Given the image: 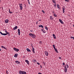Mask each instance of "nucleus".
<instances>
[{
    "mask_svg": "<svg viewBox=\"0 0 74 74\" xmlns=\"http://www.w3.org/2000/svg\"><path fill=\"white\" fill-rule=\"evenodd\" d=\"M5 33L6 34H5V33H2V32H0V34H1V35H3V36H6V35H7V34H8V33L9 32H8L7 31V30H5Z\"/></svg>",
    "mask_w": 74,
    "mask_h": 74,
    "instance_id": "obj_1",
    "label": "nucleus"
},
{
    "mask_svg": "<svg viewBox=\"0 0 74 74\" xmlns=\"http://www.w3.org/2000/svg\"><path fill=\"white\" fill-rule=\"evenodd\" d=\"M29 36H30L31 37H32L33 38H36V35L30 33L29 34Z\"/></svg>",
    "mask_w": 74,
    "mask_h": 74,
    "instance_id": "obj_2",
    "label": "nucleus"
},
{
    "mask_svg": "<svg viewBox=\"0 0 74 74\" xmlns=\"http://www.w3.org/2000/svg\"><path fill=\"white\" fill-rule=\"evenodd\" d=\"M14 51H16V52H18L19 51V50L15 47H14L13 49Z\"/></svg>",
    "mask_w": 74,
    "mask_h": 74,
    "instance_id": "obj_3",
    "label": "nucleus"
},
{
    "mask_svg": "<svg viewBox=\"0 0 74 74\" xmlns=\"http://www.w3.org/2000/svg\"><path fill=\"white\" fill-rule=\"evenodd\" d=\"M41 31L43 32V33H45V32H46V31H45V30L44 28L42 29H41Z\"/></svg>",
    "mask_w": 74,
    "mask_h": 74,
    "instance_id": "obj_4",
    "label": "nucleus"
},
{
    "mask_svg": "<svg viewBox=\"0 0 74 74\" xmlns=\"http://www.w3.org/2000/svg\"><path fill=\"white\" fill-rule=\"evenodd\" d=\"M34 50H35V49L34 48L32 47V49H31V51H32L34 53H35V52L34 51Z\"/></svg>",
    "mask_w": 74,
    "mask_h": 74,
    "instance_id": "obj_5",
    "label": "nucleus"
},
{
    "mask_svg": "<svg viewBox=\"0 0 74 74\" xmlns=\"http://www.w3.org/2000/svg\"><path fill=\"white\" fill-rule=\"evenodd\" d=\"M18 35H20L21 34V31H20V29H18Z\"/></svg>",
    "mask_w": 74,
    "mask_h": 74,
    "instance_id": "obj_6",
    "label": "nucleus"
},
{
    "mask_svg": "<svg viewBox=\"0 0 74 74\" xmlns=\"http://www.w3.org/2000/svg\"><path fill=\"white\" fill-rule=\"evenodd\" d=\"M45 53L46 56H48V52L47 51H45Z\"/></svg>",
    "mask_w": 74,
    "mask_h": 74,
    "instance_id": "obj_7",
    "label": "nucleus"
},
{
    "mask_svg": "<svg viewBox=\"0 0 74 74\" xmlns=\"http://www.w3.org/2000/svg\"><path fill=\"white\" fill-rule=\"evenodd\" d=\"M59 22H60L61 23H62V24H63V21H62V20H61V19H59Z\"/></svg>",
    "mask_w": 74,
    "mask_h": 74,
    "instance_id": "obj_8",
    "label": "nucleus"
},
{
    "mask_svg": "<svg viewBox=\"0 0 74 74\" xmlns=\"http://www.w3.org/2000/svg\"><path fill=\"white\" fill-rule=\"evenodd\" d=\"M8 21H9L8 19H6L5 20V22L6 23H8Z\"/></svg>",
    "mask_w": 74,
    "mask_h": 74,
    "instance_id": "obj_9",
    "label": "nucleus"
},
{
    "mask_svg": "<svg viewBox=\"0 0 74 74\" xmlns=\"http://www.w3.org/2000/svg\"><path fill=\"white\" fill-rule=\"evenodd\" d=\"M25 62H26V63H27L28 64H29V62L28 60H25Z\"/></svg>",
    "mask_w": 74,
    "mask_h": 74,
    "instance_id": "obj_10",
    "label": "nucleus"
},
{
    "mask_svg": "<svg viewBox=\"0 0 74 74\" xmlns=\"http://www.w3.org/2000/svg\"><path fill=\"white\" fill-rule=\"evenodd\" d=\"M18 29V27L16 26L15 27L13 28L14 30H16V29Z\"/></svg>",
    "mask_w": 74,
    "mask_h": 74,
    "instance_id": "obj_11",
    "label": "nucleus"
},
{
    "mask_svg": "<svg viewBox=\"0 0 74 74\" xmlns=\"http://www.w3.org/2000/svg\"><path fill=\"white\" fill-rule=\"evenodd\" d=\"M54 49L55 50L56 52H57V53H58V51L57 49H56V47L54 48Z\"/></svg>",
    "mask_w": 74,
    "mask_h": 74,
    "instance_id": "obj_12",
    "label": "nucleus"
},
{
    "mask_svg": "<svg viewBox=\"0 0 74 74\" xmlns=\"http://www.w3.org/2000/svg\"><path fill=\"white\" fill-rule=\"evenodd\" d=\"M18 54H15L14 56L15 58H17L18 57Z\"/></svg>",
    "mask_w": 74,
    "mask_h": 74,
    "instance_id": "obj_13",
    "label": "nucleus"
},
{
    "mask_svg": "<svg viewBox=\"0 0 74 74\" xmlns=\"http://www.w3.org/2000/svg\"><path fill=\"white\" fill-rule=\"evenodd\" d=\"M64 10H65V8H62V11L63 13H64Z\"/></svg>",
    "mask_w": 74,
    "mask_h": 74,
    "instance_id": "obj_14",
    "label": "nucleus"
},
{
    "mask_svg": "<svg viewBox=\"0 0 74 74\" xmlns=\"http://www.w3.org/2000/svg\"><path fill=\"white\" fill-rule=\"evenodd\" d=\"M64 71L65 73H67V68H65L64 69Z\"/></svg>",
    "mask_w": 74,
    "mask_h": 74,
    "instance_id": "obj_15",
    "label": "nucleus"
},
{
    "mask_svg": "<svg viewBox=\"0 0 74 74\" xmlns=\"http://www.w3.org/2000/svg\"><path fill=\"white\" fill-rule=\"evenodd\" d=\"M53 37H54V39H56V36H55V34H53Z\"/></svg>",
    "mask_w": 74,
    "mask_h": 74,
    "instance_id": "obj_16",
    "label": "nucleus"
},
{
    "mask_svg": "<svg viewBox=\"0 0 74 74\" xmlns=\"http://www.w3.org/2000/svg\"><path fill=\"white\" fill-rule=\"evenodd\" d=\"M15 62H16V63L17 64H19V63H20V62H19V61H15Z\"/></svg>",
    "mask_w": 74,
    "mask_h": 74,
    "instance_id": "obj_17",
    "label": "nucleus"
},
{
    "mask_svg": "<svg viewBox=\"0 0 74 74\" xmlns=\"http://www.w3.org/2000/svg\"><path fill=\"white\" fill-rule=\"evenodd\" d=\"M23 72V71H19V73L20 74H22Z\"/></svg>",
    "mask_w": 74,
    "mask_h": 74,
    "instance_id": "obj_18",
    "label": "nucleus"
},
{
    "mask_svg": "<svg viewBox=\"0 0 74 74\" xmlns=\"http://www.w3.org/2000/svg\"><path fill=\"white\" fill-rule=\"evenodd\" d=\"M27 51H28V52H31V50L28 48L27 49Z\"/></svg>",
    "mask_w": 74,
    "mask_h": 74,
    "instance_id": "obj_19",
    "label": "nucleus"
},
{
    "mask_svg": "<svg viewBox=\"0 0 74 74\" xmlns=\"http://www.w3.org/2000/svg\"><path fill=\"white\" fill-rule=\"evenodd\" d=\"M57 8L59 9H60V5H59V4H58L57 5Z\"/></svg>",
    "mask_w": 74,
    "mask_h": 74,
    "instance_id": "obj_20",
    "label": "nucleus"
},
{
    "mask_svg": "<svg viewBox=\"0 0 74 74\" xmlns=\"http://www.w3.org/2000/svg\"><path fill=\"white\" fill-rule=\"evenodd\" d=\"M1 47L2 48H4V49H6V48L5 47L3 46H1Z\"/></svg>",
    "mask_w": 74,
    "mask_h": 74,
    "instance_id": "obj_21",
    "label": "nucleus"
},
{
    "mask_svg": "<svg viewBox=\"0 0 74 74\" xmlns=\"http://www.w3.org/2000/svg\"><path fill=\"white\" fill-rule=\"evenodd\" d=\"M19 7H22L23 6V5L22 3L19 4Z\"/></svg>",
    "mask_w": 74,
    "mask_h": 74,
    "instance_id": "obj_22",
    "label": "nucleus"
},
{
    "mask_svg": "<svg viewBox=\"0 0 74 74\" xmlns=\"http://www.w3.org/2000/svg\"><path fill=\"white\" fill-rule=\"evenodd\" d=\"M22 74H26V72L25 71H23Z\"/></svg>",
    "mask_w": 74,
    "mask_h": 74,
    "instance_id": "obj_23",
    "label": "nucleus"
},
{
    "mask_svg": "<svg viewBox=\"0 0 74 74\" xmlns=\"http://www.w3.org/2000/svg\"><path fill=\"white\" fill-rule=\"evenodd\" d=\"M53 19V17L51 16H50V19H51V20H52Z\"/></svg>",
    "mask_w": 74,
    "mask_h": 74,
    "instance_id": "obj_24",
    "label": "nucleus"
},
{
    "mask_svg": "<svg viewBox=\"0 0 74 74\" xmlns=\"http://www.w3.org/2000/svg\"><path fill=\"white\" fill-rule=\"evenodd\" d=\"M52 2L53 3H56V1L55 0H52Z\"/></svg>",
    "mask_w": 74,
    "mask_h": 74,
    "instance_id": "obj_25",
    "label": "nucleus"
},
{
    "mask_svg": "<svg viewBox=\"0 0 74 74\" xmlns=\"http://www.w3.org/2000/svg\"><path fill=\"white\" fill-rule=\"evenodd\" d=\"M20 8L21 10H22V9L23 8V7L22 6L20 7Z\"/></svg>",
    "mask_w": 74,
    "mask_h": 74,
    "instance_id": "obj_26",
    "label": "nucleus"
},
{
    "mask_svg": "<svg viewBox=\"0 0 74 74\" xmlns=\"http://www.w3.org/2000/svg\"><path fill=\"white\" fill-rule=\"evenodd\" d=\"M9 13H10V14H12V13H13V12H11L10 11V9H9Z\"/></svg>",
    "mask_w": 74,
    "mask_h": 74,
    "instance_id": "obj_27",
    "label": "nucleus"
},
{
    "mask_svg": "<svg viewBox=\"0 0 74 74\" xmlns=\"http://www.w3.org/2000/svg\"><path fill=\"white\" fill-rule=\"evenodd\" d=\"M45 29H46V30H48V27H47L46 26L45 27Z\"/></svg>",
    "mask_w": 74,
    "mask_h": 74,
    "instance_id": "obj_28",
    "label": "nucleus"
},
{
    "mask_svg": "<svg viewBox=\"0 0 74 74\" xmlns=\"http://www.w3.org/2000/svg\"><path fill=\"white\" fill-rule=\"evenodd\" d=\"M53 16H55V17H56L57 16V15H56V14H53Z\"/></svg>",
    "mask_w": 74,
    "mask_h": 74,
    "instance_id": "obj_29",
    "label": "nucleus"
},
{
    "mask_svg": "<svg viewBox=\"0 0 74 74\" xmlns=\"http://www.w3.org/2000/svg\"><path fill=\"white\" fill-rule=\"evenodd\" d=\"M53 48H55V45H53Z\"/></svg>",
    "mask_w": 74,
    "mask_h": 74,
    "instance_id": "obj_30",
    "label": "nucleus"
},
{
    "mask_svg": "<svg viewBox=\"0 0 74 74\" xmlns=\"http://www.w3.org/2000/svg\"><path fill=\"white\" fill-rule=\"evenodd\" d=\"M54 4H55L54 5V6H55V7H56V3H54Z\"/></svg>",
    "mask_w": 74,
    "mask_h": 74,
    "instance_id": "obj_31",
    "label": "nucleus"
},
{
    "mask_svg": "<svg viewBox=\"0 0 74 74\" xmlns=\"http://www.w3.org/2000/svg\"><path fill=\"white\" fill-rule=\"evenodd\" d=\"M39 43L40 44H42V41H40L39 42Z\"/></svg>",
    "mask_w": 74,
    "mask_h": 74,
    "instance_id": "obj_32",
    "label": "nucleus"
},
{
    "mask_svg": "<svg viewBox=\"0 0 74 74\" xmlns=\"http://www.w3.org/2000/svg\"><path fill=\"white\" fill-rule=\"evenodd\" d=\"M65 1H66V2H69V0H65Z\"/></svg>",
    "mask_w": 74,
    "mask_h": 74,
    "instance_id": "obj_33",
    "label": "nucleus"
},
{
    "mask_svg": "<svg viewBox=\"0 0 74 74\" xmlns=\"http://www.w3.org/2000/svg\"><path fill=\"white\" fill-rule=\"evenodd\" d=\"M64 66H65V63H64V62H63L62 64V66H64Z\"/></svg>",
    "mask_w": 74,
    "mask_h": 74,
    "instance_id": "obj_34",
    "label": "nucleus"
},
{
    "mask_svg": "<svg viewBox=\"0 0 74 74\" xmlns=\"http://www.w3.org/2000/svg\"><path fill=\"white\" fill-rule=\"evenodd\" d=\"M42 25H40L38 26V27H41V26Z\"/></svg>",
    "mask_w": 74,
    "mask_h": 74,
    "instance_id": "obj_35",
    "label": "nucleus"
},
{
    "mask_svg": "<svg viewBox=\"0 0 74 74\" xmlns=\"http://www.w3.org/2000/svg\"><path fill=\"white\" fill-rule=\"evenodd\" d=\"M66 66L67 67V68H69V65H68V64H66Z\"/></svg>",
    "mask_w": 74,
    "mask_h": 74,
    "instance_id": "obj_36",
    "label": "nucleus"
},
{
    "mask_svg": "<svg viewBox=\"0 0 74 74\" xmlns=\"http://www.w3.org/2000/svg\"><path fill=\"white\" fill-rule=\"evenodd\" d=\"M42 12H43L44 14H45V12H44V11L43 10L42 11Z\"/></svg>",
    "mask_w": 74,
    "mask_h": 74,
    "instance_id": "obj_37",
    "label": "nucleus"
},
{
    "mask_svg": "<svg viewBox=\"0 0 74 74\" xmlns=\"http://www.w3.org/2000/svg\"><path fill=\"white\" fill-rule=\"evenodd\" d=\"M41 26V27H42V28H44V26H42V25Z\"/></svg>",
    "mask_w": 74,
    "mask_h": 74,
    "instance_id": "obj_38",
    "label": "nucleus"
},
{
    "mask_svg": "<svg viewBox=\"0 0 74 74\" xmlns=\"http://www.w3.org/2000/svg\"><path fill=\"white\" fill-rule=\"evenodd\" d=\"M59 58L60 59H62V58H61V57H59Z\"/></svg>",
    "mask_w": 74,
    "mask_h": 74,
    "instance_id": "obj_39",
    "label": "nucleus"
},
{
    "mask_svg": "<svg viewBox=\"0 0 74 74\" xmlns=\"http://www.w3.org/2000/svg\"><path fill=\"white\" fill-rule=\"evenodd\" d=\"M37 64H38V65H40V63L38 62H37Z\"/></svg>",
    "mask_w": 74,
    "mask_h": 74,
    "instance_id": "obj_40",
    "label": "nucleus"
},
{
    "mask_svg": "<svg viewBox=\"0 0 74 74\" xmlns=\"http://www.w3.org/2000/svg\"><path fill=\"white\" fill-rule=\"evenodd\" d=\"M64 69H66V68H66V66H64Z\"/></svg>",
    "mask_w": 74,
    "mask_h": 74,
    "instance_id": "obj_41",
    "label": "nucleus"
},
{
    "mask_svg": "<svg viewBox=\"0 0 74 74\" xmlns=\"http://www.w3.org/2000/svg\"><path fill=\"white\" fill-rule=\"evenodd\" d=\"M38 74H42V73H38Z\"/></svg>",
    "mask_w": 74,
    "mask_h": 74,
    "instance_id": "obj_42",
    "label": "nucleus"
},
{
    "mask_svg": "<svg viewBox=\"0 0 74 74\" xmlns=\"http://www.w3.org/2000/svg\"><path fill=\"white\" fill-rule=\"evenodd\" d=\"M73 38V37H72V36H71V38Z\"/></svg>",
    "mask_w": 74,
    "mask_h": 74,
    "instance_id": "obj_43",
    "label": "nucleus"
},
{
    "mask_svg": "<svg viewBox=\"0 0 74 74\" xmlns=\"http://www.w3.org/2000/svg\"><path fill=\"white\" fill-rule=\"evenodd\" d=\"M28 3H29V5H30V2L29 1V2H28Z\"/></svg>",
    "mask_w": 74,
    "mask_h": 74,
    "instance_id": "obj_44",
    "label": "nucleus"
},
{
    "mask_svg": "<svg viewBox=\"0 0 74 74\" xmlns=\"http://www.w3.org/2000/svg\"><path fill=\"white\" fill-rule=\"evenodd\" d=\"M36 23V24H38V21H37Z\"/></svg>",
    "mask_w": 74,
    "mask_h": 74,
    "instance_id": "obj_45",
    "label": "nucleus"
},
{
    "mask_svg": "<svg viewBox=\"0 0 74 74\" xmlns=\"http://www.w3.org/2000/svg\"><path fill=\"white\" fill-rule=\"evenodd\" d=\"M30 32H33V30H30Z\"/></svg>",
    "mask_w": 74,
    "mask_h": 74,
    "instance_id": "obj_46",
    "label": "nucleus"
},
{
    "mask_svg": "<svg viewBox=\"0 0 74 74\" xmlns=\"http://www.w3.org/2000/svg\"><path fill=\"white\" fill-rule=\"evenodd\" d=\"M34 62H36V60H34Z\"/></svg>",
    "mask_w": 74,
    "mask_h": 74,
    "instance_id": "obj_47",
    "label": "nucleus"
},
{
    "mask_svg": "<svg viewBox=\"0 0 74 74\" xmlns=\"http://www.w3.org/2000/svg\"><path fill=\"white\" fill-rule=\"evenodd\" d=\"M8 34L9 36H10V33H9V32L8 33Z\"/></svg>",
    "mask_w": 74,
    "mask_h": 74,
    "instance_id": "obj_48",
    "label": "nucleus"
},
{
    "mask_svg": "<svg viewBox=\"0 0 74 74\" xmlns=\"http://www.w3.org/2000/svg\"><path fill=\"white\" fill-rule=\"evenodd\" d=\"M40 67H41V68H42V66H40Z\"/></svg>",
    "mask_w": 74,
    "mask_h": 74,
    "instance_id": "obj_49",
    "label": "nucleus"
},
{
    "mask_svg": "<svg viewBox=\"0 0 74 74\" xmlns=\"http://www.w3.org/2000/svg\"><path fill=\"white\" fill-rule=\"evenodd\" d=\"M1 51V49H0V51Z\"/></svg>",
    "mask_w": 74,
    "mask_h": 74,
    "instance_id": "obj_50",
    "label": "nucleus"
},
{
    "mask_svg": "<svg viewBox=\"0 0 74 74\" xmlns=\"http://www.w3.org/2000/svg\"><path fill=\"white\" fill-rule=\"evenodd\" d=\"M63 67H64V66H65V65H64V66H63Z\"/></svg>",
    "mask_w": 74,
    "mask_h": 74,
    "instance_id": "obj_51",
    "label": "nucleus"
},
{
    "mask_svg": "<svg viewBox=\"0 0 74 74\" xmlns=\"http://www.w3.org/2000/svg\"><path fill=\"white\" fill-rule=\"evenodd\" d=\"M73 40H74V37H73Z\"/></svg>",
    "mask_w": 74,
    "mask_h": 74,
    "instance_id": "obj_52",
    "label": "nucleus"
},
{
    "mask_svg": "<svg viewBox=\"0 0 74 74\" xmlns=\"http://www.w3.org/2000/svg\"><path fill=\"white\" fill-rule=\"evenodd\" d=\"M27 1H28V2H29V0H27Z\"/></svg>",
    "mask_w": 74,
    "mask_h": 74,
    "instance_id": "obj_53",
    "label": "nucleus"
},
{
    "mask_svg": "<svg viewBox=\"0 0 74 74\" xmlns=\"http://www.w3.org/2000/svg\"><path fill=\"white\" fill-rule=\"evenodd\" d=\"M1 0H0V3H1Z\"/></svg>",
    "mask_w": 74,
    "mask_h": 74,
    "instance_id": "obj_54",
    "label": "nucleus"
},
{
    "mask_svg": "<svg viewBox=\"0 0 74 74\" xmlns=\"http://www.w3.org/2000/svg\"><path fill=\"white\" fill-rule=\"evenodd\" d=\"M2 8L3 10V7H2Z\"/></svg>",
    "mask_w": 74,
    "mask_h": 74,
    "instance_id": "obj_55",
    "label": "nucleus"
},
{
    "mask_svg": "<svg viewBox=\"0 0 74 74\" xmlns=\"http://www.w3.org/2000/svg\"><path fill=\"white\" fill-rule=\"evenodd\" d=\"M73 27H74V25H73Z\"/></svg>",
    "mask_w": 74,
    "mask_h": 74,
    "instance_id": "obj_56",
    "label": "nucleus"
},
{
    "mask_svg": "<svg viewBox=\"0 0 74 74\" xmlns=\"http://www.w3.org/2000/svg\"><path fill=\"white\" fill-rule=\"evenodd\" d=\"M1 8V7H0V8Z\"/></svg>",
    "mask_w": 74,
    "mask_h": 74,
    "instance_id": "obj_57",
    "label": "nucleus"
},
{
    "mask_svg": "<svg viewBox=\"0 0 74 74\" xmlns=\"http://www.w3.org/2000/svg\"><path fill=\"white\" fill-rule=\"evenodd\" d=\"M41 21V20H40L39 21Z\"/></svg>",
    "mask_w": 74,
    "mask_h": 74,
    "instance_id": "obj_58",
    "label": "nucleus"
},
{
    "mask_svg": "<svg viewBox=\"0 0 74 74\" xmlns=\"http://www.w3.org/2000/svg\"><path fill=\"white\" fill-rule=\"evenodd\" d=\"M6 73H7V72H6Z\"/></svg>",
    "mask_w": 74,
    "mask_h": 74,
    "instance_id": "obj_59",
    "label": "nucleus"
}]
</instances>
